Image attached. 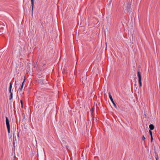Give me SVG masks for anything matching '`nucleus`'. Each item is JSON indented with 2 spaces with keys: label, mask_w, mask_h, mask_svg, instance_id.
<instances>
[{
  "label": "nucleus",
  "mask_w": 160,
  "mask_h": 160,
  "mask_svg": "<svg viewBox=\"0 0 160 160\" xmlns=\"http://www.w3.org/2000/svg\"><path fill=\"white\" fill-rule=\"evenodd\" d=\"M6 124L8 131V133H10V126L9 124V121L7 117H6Z\"/></svg>",
  "instance_id": "f257e3e1"
},
{
  "label": "nucleus",
  "mask_w": 160,
  "mask_h": 160,
  "mask_svg": "<svg viewBox=\"0 0 160 160\" xmlns=\"http://www.w3.org/2000/svg\"><path fill=\"white\" fill-rule=\"evenodd\" d=\"M138 82L139 84L140 87H141L142 86V83L141 82L142 77L140 74V72L139 71H138Z\"/></svg>",
  "instance_id": "f03ea898"
},
{
  "label": "nucleus",
  "mask_w": 160,
  "mask_h": 160,
  "mask_svg": "<svg viewBox=\"0 0 160 160\" xmlns=\"http://www.w3.org/2000/svg\"><path fill=\"white\" fill-rule=\"evenodd\" d=\"M34 1L35 0H31V6H32V12H33V9L34 8Z\"/></svg>",
  "instance_id": "7ed1b4c3"
},
{
  "label": "nucleus",
  "mask_w": 160,
  "mask_h": 160,
  "mask_svg": "<svg viewBox=\"0 0 160 160\" xmlns=\"http://www.w3.org/2000/svg\"><path fill=\"white\" fill-rule=\"evenodd\" d=\"M23 85H21V87L19 88V92H20L21 94L23 93L22 91V89L23 88Z\"/></svg>",
  "instance_id": "20e7f679"
},
{
  "label": "nucleus",
  "mask_w": 160,
  "mask_h": 160,
  "mask_svg": "<svg viewBox=\"0 0 160 160\" xmlns=\"http://www.w3.org/2000/svg\"><path fill=\"white\" fill-rule=\"evenodd\" d=\"M154 126L153 124H151L149 126V128L150 130H153L154 129Z\"/></svg>",
  "instance_id": "39448f33"
},
{
  "label": "nucleus",
  "mask_w": 160,
  "mask_h": 160,
  "mask_svg": "<svg viewBox=\"0 0 160 160\" xmlns=\"http://www.w3.org/2000/svg\"><path fill=\"white\" fill-rule=\"evenodd\" d=\"M108 94H109V98H110V100H111V101L112 102V101L113 100V99L112 98V96L111 95V94L110 92H109L108 93Z\"/></svg>",
  "instance_id": "423d86ee"
},
{
  "label": "nucleus",
  "mask_w": 160,
  "mask_h": 160,
  "mask_svg": "<svg viewBox=\"0 0 160 160\" xmlns=\"http://www.w3.org/2000/svg\"><path fill=\"white\" fill-rule=\"evenodd\" d=\"M12 95H13V93H10V98H9L10 100H11L12 99Z\"/></svg>",
  "instance_id": "0eeeda50"
},
{
  "label": "nucleus",
  "mask_w": 160,
  "mask_h": 160,
  "mask_svg": "<svg viewBox=\"0 0 160 160\" xmlns=\"http://www.w3.org/2000/svg\"><path fill=\"white\" fill-rule=\"evenodd\" d=\"M155 158L156 159V160H158V156L157 154H155Z\"/></svg>",
  "instance_id": "6e6552de"
},
{
  "label": "nucleus",
  "mask_w": 160,
  "mask_h": 160,
  "mask_svg": "<svg viewBox=\"0 0 160 160\" xmlns=\"http://www.w3.org/2000/svg\"><path fill=\"white\" fill-rule=\"evenodd\" d=\"M12 84L11 83H10V86L9 89H12Z\"/></svg>",
  "instance_id": "1a4fd4ad"
},
{
  "label": "nucleus",
  "mask_w": 160,
  "mask_h": 160,
  "mask_svg": "<svg viewBox=\"0 0 160 160\" xmlns=\"http://www.w3.org/2000/svg\"><path fill=\"white\" fill-rule=\"evenodd\" d=\"M149 132L150 135V136H152V132L151 130H149Z\"/></svg>",
  "instance_id": "9d476101"
},
{
  "label": "nucleus",
  "mask_w": 160,
  "mask_h": 160,
  "mask_svg": "<svg viewBox=\"0 0 160 160\" xmlns=\"http://www.w3.org/2000/svg\"><path fill=\"white\" fill-rule=\"evenodd\" d=\"M20 103L21 104V105H22V107H23V102H22V100H20Z\"/></svg>",
  "instance_id": "9b49d317"
},
{
  "label": "nucleus",
  "mask_w": 160,
  "mask_h": 160,
  "mask_svg": "<svg viewBox=\"0 0 160 160\" xmlns=\"http://www.w3.org/2000/svg\"><path fill=\"white\" fill-rule=\"evenodd\" d=\"M25 80V79H24V81H23V82H22L21 85L24 86Z\"/></svg>",
  "instance_id": "f8f14e48"
},
{
  "label": "nucleus",
  "mask_w": 160,
  "mask_h": 160,
  "mask_svg": "<svg viewBox=\"0 0 160 160\" xmlns=\"http://www.w3.org/2000/svg\"><path fill=\"white\" fill-rule=\"evenodd\" d=\"M151 136V142H152V140L153 139V137H152V136Z\"/></svg>",
  "instance_id": "ddd939ff"
},
{
  "label": "nucleus",
  "mask_w": 160,
  "mask_h": 160,
  "mask_svg": "<svg viewBox=\"0 0 160 160\" xmlns=\"http://www.w3.org/2000/svg\"><path fill=\"white\" fill-rule=\"evenodd\" d=\"M113 106H114V107H115V108H117V106L116 105V104H115V103H114V104H113Z\"/></svg>",
  "instance_id": "4468645a"
},
{
  "label": "nucleus",
  "mask_w": 160,
  "mask_h": 160,
  "mask_svg": "<svg viewBox=\"0 0 160 160\" xmlns=\"http://www.w3.org/2000/svg\"><path fill=\"white\" fill-rule=\"evenodd\" d=\"M9 92L10 93H12V89H9Z\"/></svg>",
  "instance_id": "2eb2a0df"
},
{
  "label": "nucleus",
  "mask_w": 160,
  "mask_h": 160,
  "mask_svg": "<svg viewBox=\"0 0 160 160\" xmlns=\"http://www.w3.org/2000/svg\"><path fill=\"white\" fill-rule=\"evenodd\" d=\"M145 139V137L144 136H142V140H144Z\"/></svg>",
  "instance_id": "dca6fc26"
},
{
  "label": "nucleus",
  "mask_w": 160,
  "mask_h": 160,
  "mask_svg": "<svg viewBox=\"0 0 160 160\" xmlns=\"http://www.w3.org/2000/svg\"><path fill=\"white\" fill-rule=\"evenodd\" d=\"M111 102H112V104H114V103H115V102H114V101H113H113H112Z\"/></svg>",
  "instance_id": "f3484780"
}]
</instances>
